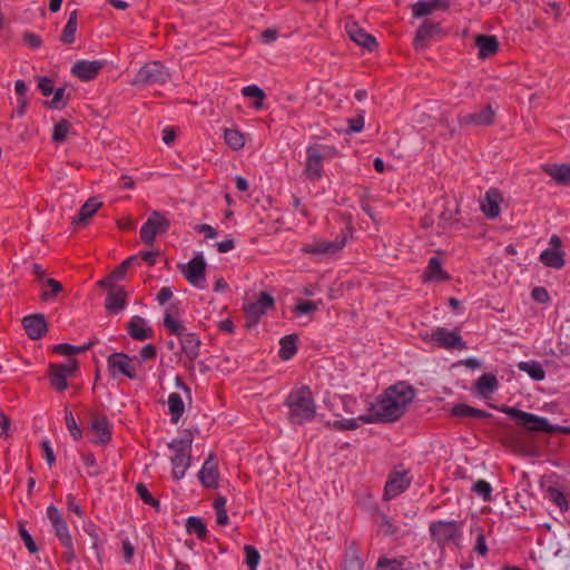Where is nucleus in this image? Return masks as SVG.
Wrapping results in <instances>:
<instances>
[{
  "instance_id": "nucleus-1",
  "label": "nucleus",
  "mask_w": 570,
  "mask_h": 570,
  "mask_svg": "<svg viewBox=\"0 0 570 570\" xmlns=\"http://www.w3.org/2000/svg\"><path fill=\"white\" fill-rule=\"evenodd\" d=\"M415 397V390L406 382H397L384 391L377 402L372 405L374 422H394L406 411Z\"/></svg>"
},
{
  "instance_id": "nucleus-2",
  "label": "nucleus",
  "mask_w": 570,
  "mask_h": 570,
  "mask_svg": "<svg viewBox=\"0 0 570 570\" xmlns=\"http://www.w3.org/2000/svg\"><path fill=\"white\" fill-rule=\"evenodd\" d=\"M285 405L289 409L288 421L292 424L302 425L315 417L316 404L311 389L306 385L292 390Z\"/></svg>"
},
{
  "instance_id": "nucleus-3",
  "label": "nucleus",
  "mask_w": 570,
  "mask_h": 570,
  "mask_svg": "<svg viewBox=\"0 0 570 570\" xmlns=\"http://www.w3.org/2000/svg\"><path fill=\"white\" fill-rule=\"evenodd\" d=\"M174 307L175 305L171 304L166 309L164 325L170 334L179 337L181 352L185 357L193 363L199 356L202 342L196 334L187 332L186 327L178 320L173 317Z\"/></svg>"
},
{
  "instance_id": "nucleus-4",
  "label": "nucleus",
  "mask_w": 570,
  "mask_h": 570,
  "mask_svg": "<svg viewBox=\"0 0 570 570\" xmlns=\"http://www.w3.org/2000/svg\"><path fill=\"white\" fill-rule=\"evenodd\" d=\"M429 532L433 542L440 548L453 544L461 547L463 523L459 521L438 520L430 523Z\"/></svg>"
},
{
  "instance_id": "nucleus-5",
  "label": "nucleus",
  "mask_w": 570,
  "mask_h": 570,
  "mask_svg": "<svg viewBox=\"0 0 570 570\" xmlns=\"http://www.w3.org/2000/svg\"><path fill=\"white\" fill-rule=\"evenodd\" d=\"M499 410L508 414L511 419H513L527 431L544 432L548 434H552V424H550V422L546 417L507 405H503Z\"/></svg>"
},
{
  "instance_id": "nucleus-6",
  "label": "nucleus",
  "mask_w": 570,
  "mask_h": 570,
  "mask_svg": "<svg viewBox=\"0 0 570 570\" xmlns=\"http://www.w3.org/2000/svg\"><path fill=\"white\" fill-rule=\"evenodd\" d=\"M306 154L304 173L309 179L316 180L322 177L323 159L332 157L335 154V149L324 145H313L307 148Z\"/></svg>"
},
{
  "instance_id": "nucleus-7",
  "label": "nucleus",
  "mask_w": 570,
  "mask_h": 570,
  "mask_svg": "<svg viewBox=\"0 0 570 570\" xmlns=\"http://www.w3.org/2000/svg\"><path fill=\"white\" fill-rule=\"evenodd\" d=\"M170 78L169 70L159 61H150L142 66L137 72L132 85L147 86V85H163Z\"/></svg>"
},
{
  "instance_id": "nucleus-8",
  "label": "nucleus",
  "mask_w": 570,
  "mask_h": 570,
  "mask_svg": "<svg viewBox=\"0 0 570 570\" xmlns=\"http://www.w3.org/2000/svg\"><path fill=\"white\" fill-rule=\"evenodd\" d=\"M169 227L170 223L164 214L158 210H153L140 228V238L145 244L153 246L156 236L167 233Z\"/></svg>"
},
{
  "instance_id": "nucleus-9",
  "label": "nucleus",
  "mask_w": 570,
  "mask_h": 570,
  "mask_svg": "<svg viewBox=\"0 0 570 570\" xmlns=\"http://www.w3.org/2000/svg\"><path fill=\"white\" fill-rule=\"evenodd\" d=\"M273 306V296L266 292H259L255 302H249L243 307L246 316V327H254L258 323L259 318L266 313V311Z\"/></svg>"
},
{
  "instance_id": "nucleus-10",
  "label": "nucleus",
  "mask_w": 570,
  "mask_h": 570,
  "mask_svg": "<svg viewBox=\"0 0 570 570\" xmlns=\"http://www.w3.org/2000/svg\"><path fill=\"white\" fill-rule=\"evenodd\" d=\"M412 478L409 475V471L404 469H394L387 478L384 488L383 499L390 501L401 493H403L411 484Z\"/></svg>"
},
{
  "instance_id": "nucleus-11",
  "label": "nucleus",
  "mask_w": 570,
  "mask_h": 570,
  "mask_svg": "<svg viewBox=\"0 0 570 570\" xmlns=\"http://www.w3.org/2000/svg\"><path fill=\"white\" fill-rule=\"evenodd\" d=\"M206 261L202 254L193 257L186 265L180 266L185 278L195 287L204 288L206 281Z\"/></svg>"
},
{
  "instance_id": "nucleus-12",
  "label": "nucleus",
  "mask_w": 570,
  "mask_h": 570,
  "mask_svg": "<svg viewBox=\"0 0 570 570\" xmlns=\"http://www.w3.org/2000/svg\"><path fill=\"white\" fill-rule=\"evenodd\" d=\"M38 288L40 291L39 299L43 303H52L63 291V286L55 278H45V271L38 266Z\"/></svg>"
},
{
  "instance_id": "nucleus-13",
  "label": "nucleus",
  "mask_w": 570,
  "mask_h": 570,
  "mask_svg": "<svg viewBox=\"0 0 570 570\" xmlns=\"http://www.w3.org/2000/svg\"><path fill=\"white\" fill-rule=\"evenodd\" d=\"M347 239V233H343L335 240H317L303 247V252L312 255H331L341 250Z\"/></svg>"
},
{
  "instance_id": "nucleus-14",
  "label": "nucleus",
  "mask_w": 570,
  "mask_h": 570,
  "mask_svg": "<svg viewBox=\"0 0 570 570\" xmlns=\"http://www.w3.org/2000/svg\"><path fill=\"white\" fill-rule=\"evenodd\" d=\"M38 89L46 97L53 94V97L50 101H45V105L52 109H62L67 105V99L65 97V88L55 89L51 79L43 77L38 79Z\"/></svg>"
},
{
  "instance_id": "nucleus-15",
  "label": "nucleus",
  "mask_w": 570,
  "mask_h": 570,
  "mask_svg": "<svg viewBox=\"0 0 570 570\" xmlns=\"http://www.w3.org/2000/svg\"><path fill=\"white\" fill-rule=\"evenodd\" d=\"M495 110L491 105L483 106L479 111L459 117L460 126H491L494 122Z\"/></svg>"
},
{
  "instance_id": "nucleus-16",
  "label": "nucleus",
  "mask_w": 570,
  "mask_h": 570,
  "mask_svg": "<svg viewBox=\"0 0 570 570\" xmlns=\"http://www.w3.org/2000/svg\"><path fill=\"white\" fill-rule=\"evenodd\" d=\"M108 368L112 375L121 373L128 379H136V368L132 365L131 358L121 352L112 353L107 360Z\"/></svg>"
},
{
  "instance_id": "nucleus-17",
  "label": "nucleus",
  "mask_w": 570,
  "mask_h": 570,
  "mask_svg": "<svg viewBox=\"0 0 570 570\" xmlns=\"http://www.w3.org/2000/svg\"><path fill=\"white\" fill-rule=\"evenodd\" d=\"M198 478L200 483L206 488L216 489L218 487L219 472L214 453H210L204 462Z\"/></svg>"
},
{
  "instance_id": "nucleus-18",
  "label": "nucleus",
  "mask_w": 570,
  "mask_h": 570,
  "mask_svg": "<svg viewBox=\"0 0 570 570\" xmlns=\"http://www.w3.org/2000/svg\"><path fill=\"white\" fill-rule=\"evenodd\" d=\"M345 29L352 41H354L358 46H362L368 51H373L377 47L376 39L373 36L368 35L356 22H347Z\"/></svg>"
},
{
  "instance_id": "nucleus-19",
  "label": "nucleus",
  "mask_w": 570,
  "mask_h": 570,
  "mask_svg": "<svg viewBox=\"0 0 570 570\" xmlns=\"http://www.w3.org/2000/svg\"><path fill=\"white\" fill-rule=\"evenodd\" d=\"M432 340H434L439 346L444 348L456 347L459 350H464L466 347L458 332H449L444 327H438L432 333Z\"/></svg>"
},
{
  "instance_id": "nucleus-20",
  "label": "nucleus",
  "mask_w": 570,
  "mask_h": 570,
  "mask_svg": "<svg viewBox=\"0 0 570 570\" xmlns=\"http://www.w3.org/2000/svg\"><path fill=\"white\" fill-rule=\"evenodd\" d=\"M104 67L102 61L80 60L72 66L71 72L82 81L95 79Z\"/></svg>"
},
{
  "instance_id": "nucleus-21",
  "label": "nucleus",
  "mask_w": 570,
  "mask_h": 570,
  "mask_svg": "<svg viewBox=\"0 0 570 570\" xmlns=\"http://www.w3.org/2000/svg\"><path fill=\"white\" fill-rule=\"evenodd\" d=\"M503 198L501 193L495 188H490L485 195L484 198L481 200V210L482 213L491 219L497 218L500 215V204L502 203Z\"/></svg>"
},
{
  "instance_id": "nucleus-22",
  "label": "nucleus",
  "mask_w": 570,
  "mask_h": 570,
  "mask_svg": "<svg viewBox=\"0 0 570 570\" xmlns=\"http://www.w3.org/2000/svg\"><path fill=\"white\" fill-rule=\"evenodd\" d=\"M127 332L136 341H145L153 336V330L141 316H132L127 324Z\"/></svg>"
},
{
  "instance_id": "nucleus-23",
  "label": "nucleus",
  "mask_w": 570,
  "mask_h": 570,
  "mask_svg": "<svg viewBox=\"0 0 570 570\" xmlns=\"http://www.w3.org/2000/svg\"><path fill=\"white\" fill-rule=\"evenodd\" d=\"M423 278L425 282H445L450 279V275L443 269L441 259L433 256L429 261Z\"/></svg>"
},
{
  "instance_id": "nucleus-24",
  "label": "nucleus",
  "mask_w": 570,
  "mask_h": 570,
  "mask_svg": "<svg viewBox=\"0 0 570 570\" xmlns=\"http://www.w3.org/2000/svg\"><path fill=\"white\" fill-rule=\"evenodd\" d=\"M127 293L124 287L111 288L106 297L105 306L109 313L116 314L126 306Z\"/></svg>"
},
{
  "instance_id": "nucleus-25",
  "label": "nucleus",
  "mask_w": 570,
  "mask_h": 570,
  "mask_svg": "<svg viewBox=\"0 0 570 570\" xmlns=\"http://www.w3.org/2000/svg\"><path fill=\"white\" fill-rule=\"evenodd\" d=\"M475 45L479 48V58L487 59L497 53L499 42L494 36L478 35Z\"/></svg>"
},
{
  "instance_id": "nucleus-26",
  "label": "nucleus",
  "mask_w": 570,
  "mask_h": 570,
  "mask_svg": "<svg viewBox=\"0 0 570 570\" xmlns=\"http://www.w3.org/2000/svg\"><path fill=\"white\" fill-rule=\"evenodd\" d=\"M441 33V26L439 22L425 20L417 29L413 45L415 49L423 48V42L430 39L433 35Z\"/></svg>"
},
{
  "instance_id": "nucleus-27",
  "label": "nucleus",
  "mask_w": 570,
  "mask_h": 570,
  "mask_svg": "<svg viewBox=\"0 0 570 570\" xmlns=\"http://www.w3.org/2000/svg\"><path fill=\"white\" fill-rule=\"evenodd\" d=\"M498 385L499 383L494 374L484 373L475 381L474 390L480 396L489 399L498 389Z\"/></svg>"
},
{
  "instance_id": "nucleus-28",
  "label": "nucleus",
  "mask_w": 570,
  "mask_h": 570,
  "mask_svg": "<svg viewBox=\"0 0 570 570\" xmlns=\"http://www.w3.org/2000/svg\"><path fill=\"white\" fill-rule=\"evenodd\" d=\"M102 203L97 197H90L80 208L72 223L76 225H87L88 219L101 207Z\"/></svg>"
},
{
  "instance_id": "nucleus-29",
  "label": "nucleus",
  "mask_w": 570,
  "mask_h": 570,
  "mask_svg": "<svg viewBox=\"0 0 570 570\" xmlns=\"http://www.w3.org/2000/svg\"><path fill=\"white\" fill-rule=\"evenodd\" d=\"M446 0H428L419 1L412 6V13L414 17L420 18L430 14L436 9H446Z\"/></svg>"
},
{
  "instance_id": "nucleus-30",
  "label": "nucleus",
  "mask_w": 570,
  "mask_h": 570,
  "mask_svg": "<svg viewBox=\"0 0 570 570\" xmlns=\"http://www.w3.org/2000/svg\"><path fill=\"white\" fill-rule=\"evenodd\" d=\"M68 376L57 366L51 363L48 367V380L50 386L57 392H63L68 387Z\"/></svg>"
},
{
  "instance_id": "nucleus-31",
  "label": "nucleus",
  "mask_w": 570,
  "mask_h": 570,
  "mask_svg": "<svg viewBox=\"0 0 570 570\" xmlns=\"http://www.w3.org/2000/svg\"><path fill=\"white\" fill-rule=\"evenodd\" d=\"M358 421L363 423H373L374 417L371 415H360L357 417L352 419H342V420H335L333 422H328L327 424L337 431H353L358 428Z\"/></svg>"
},
{
  "instance_id": "nucleus-32",
  "label": "nucleus",
  "mask_w": 570,
  "mask_h": 570,
  "mask_svg": "<svg viewBox=\"0 0 570 570\" xmlns=\"http://www.w3.org/2000/svg\"><path fill=\"white\" fill-rule=\"evenodd\" d=\"M190 453H179L171 458L173 475L175 479L180 480L184 478L187 469L190 466Z\"/></svg>"
},
{
  "instance_id": "nucleus-33",
  "label": "nucleus",
  "mask_w": 570,
  "mask_h": 570,
  "mask_svg": "<svg viewBox=\"0 0 570 570\" xmlns=\"http://www.w3.org/2000/svg\"><path fill=\"white\" fill-rule=\"evenodd\" d=\"M91 429L97 435L96 442L105 444L110 441L111 434L109 430V424L105 416H95L92 419Z\"/></svg>"
},
{
  "instance_id": "nucleus-34",
  "label": "nucleus",
  "mask_w": 570,
  "mask_h": 570,
  "mask_svg": "<svg viewBox=\"0 0 570 570\" xmlns=\"http://www.w3.org/2000/svg\"><path fill=\"white\" fill-rule=\"evenodd\" d=\"M298 336L296 334H289L284 336L279 344V357L284 361L291 360L297 352V342Z\"/></svg>"
},
{
  "instance_id": "nucleus-35",
  "label": "nucleus",
  "mask_w": 570,
  "mask_h": 570,
  "mask_svg": "<svg viewBox=\"0 0 570 570\" xmlns=\"http://www.w3.org/2000/svg\"><path fill=\"white\" fill-rule=\"evenodd\" d=\"M544 171L551 176L559 184H570V166L562 165H551L546 166Z\"/></svg>"
},
{
  "instance_id": "nucleus-36",
  "label": "nucleus",
  "mask_w": 570,
  "mask_h": 570,
  "mask_svg": "<svg viewBox=\"0 0 570 570\" xmlns=\"http://www.w3.org/2000/svg\"><path fill=\"white\" fill-rule=\"evenodd\" d=\"M564 253L562 250L544 249L540 255V261L543 265L552 268H561L564 265Z\"/></svg>"
},
{
  "instance_id": "nucleus-37",
  "label": "nucleus",
  "mask_w": 570,
  "mask_h": 570,
  "mask_svg": "<svg viewBox=\"0 0 570 570\" xmlns=\"http://www.w3.org/2000/svg\"><path fill=\"white\" fill-rule=\"evenodd\" d=\"M28 91V86L23 80H17L14 83V92L17 95V104L18 107L13 112V116H22L26 112V108L28 105V100L26 98V94Z\"/></svg>"
},
{
  "instance_id": "nucleus-38",
  "label": "nucleus",
  "mask_w": 570,
  "mask_h": 570,
  "mask_svg": "<svg viewBox=\"0 0 570 570\" xmlns=\"http://www.w3.org/2000/svg\"><path fill=\"white\" fill-rule=\"evenodd\" d=\"M77 24H78V12H77V10H72L69 13L68 21H67V23L62 30L61 37H60V40L63 43L69 45L75 41V33L77 30Z\"/></svg>"
},
{
  "instance_id": "nucleus-39",
  "label": "nucleus",
  "mask_w": 570,
  "mask_h": 570,
  "mask_svg": "<svg viewBox=\"0 0 570 570\" xmlns=\"http://www.w3.org/2000/svg\"><path fill=\"white\" fill-rule=\"evenodd\" d=\"M168 407H169V412L171 415V422L174 424L178 423V421L180 420V417L183 416L184 411H185V406H184L181 396L177 393L169 394Z\"/></svg>"
},
{
  "instance_id": "nucleus-40",
  "label": "nucleus",
  "mask_w": 570,
  "mask_h": 570,
  "mask_svg": "<svg viewBox=\"0 0 570 570\" xmlns=\"http://www.w3.org/2000/svg\"><path fill=\"white\" fill-rule=\"evenodd\" d=\"M518 368L525 372L534 381H542L546 376L542 365L537 361L520 362Z\"/></svg>"
},
{
  "instance_id": "nucleus-41",
  "label": "nucleus",
  "mask_w": 570,
  "mask_h": 570,
  "mask_svg": "<svg viewBox=\"0 0 570 570\" xmlns=\"http://www.w3.org/2000/svg\"><path fill=\"white\" fill-rule=\"evenodd\" d=\"M186 531L195 533L198 539L205 540L207 537V528L200 518L189 517L186 521Z\"/></svg>"
},
{
  "instance_id": "nucleus-42",
  "label": "nucleus",
  "mask_w": 570,
  "mask_h": 570,
  "mask_svg": "<svg viewBox=\"0 0 570 570\" xmlns=\"http://www.w3.org/2000/svg\"><path fill=\"white\" fill-rule=\"evenodd\" d=\"M224 139L233 150H240L245 145L243 134L236 129H225Z\"/></svg>"
},
{
  "instance_id": "nucleus-43",
  "label": "nucleus",
  "mask_w": 570,
  "mask_h": 570,
  "mask_svg": "<svg viewBox=\"0 0 570 570\" xmlns=\"http://www.w3.org/2000/svg\"><path fill=\"white\" fill-rule=\"evenodd\" d=\"M92 345H94V342H88L87 344H85L82 346H75V345H71L68 343H61V344L55 345L52 347V350L55 353H58L60 355L70 356L73 354L82 353V352L89 350Z\"/></svg>"
},
{
  "instance_id": "nucleus-44",
  "label": "nucleus",
  "mask_w": 570,
  "mask_h": 570,
  "mask_svg": "<svg viewBox=\"0 0 570 570\" xmlns=\"http://www.w3.org/2000/svg\"><path fill=\"white\" fill-rule=\"evenodd\" d=\"M242 94L245 97L248 98H255L254 106L256 109H259L263 107L264 99L266 98V95L262 88H259L256 85L246 86L242 89Z\"/></svg>"
},
{
  "instance_id": "nucleus-45",
  "label": "nucleus",
  "mask_w": 570,
  "mask_h": 570,
  "mask_svg": "<svg viewBox=\"0 0 570 570\" xmlns=\"http://www.w3.org/2000/svg\"><path fill=\"white\" fill-rule=\"evenodd\" d=\"M70 127V122L66 119L58 121L53 128L52 140L57 144L63 142L67 138Z\"/></svg>"
},
{
  "instance_id": "nucleus-46",
  "label": "nucleus",
  "mask_w": 570,
  "mask_h": 570,
  "mask_svg": "<svg viewBox=\"0 0 570 570\" xmlns=\"http://www.w3.org/2000/svg\"><path fill=\"white\" fill-rule=\"evenodd\" d=\"M405 558L387 559L381 558L377 562L376 570H403Z\"/></svg>"
},
{
  "instance_id": "nucleus-47",
  "label": "nucleus",
  "mask_w": 570,
  "mask_h": 570,
  "mask_svg": "<svg viewBox=\"0 0 570 570\" xmlns=\"http://www.w3.org/2000/svg\"><path fill=\"white\" fill-rule=\"evenodd\" d=\"M244 552L246 554V564L250 570H256L261 560L259 552L255 549V547L249 544L244 547Z\"/></svg>"
},
{
  "instance_id": "nucleus-48",
  "label": "nucleus",
  "mask_w": 570,
  "mask_h": 570,
  "mask_svg": "<svg viewBox=\"0 0 570 570\" xmlns=\"http://www.w3.org/2000/svg\"><path fill=\"white\" fill-rule=\"evenodd\" d=\"M472 491L481 497L484 501H489L491 499L492 487L484 480H478L473 484Z\"/></svg>"
},
{
  "instance_id": "nucleus-49",
  "label": "nucleus",
  "mask_w": 570,
  "mask_h": 570,
  "mask_svg": "<svg viewBox=\"0 0 570 570\" xmlns=\"http://www.w3.org/2000/svg\"><path fill=\"white\" fill-rule=\"evenodd\" d=\"M511 446H512V450L518 454L525 455V456H535L537 455V451L534 450L533 446L529 445L528 443L521 442L519 440L511 441Z\"/></svg>"
},
{
  "instance_id": "nucleus-50",
  "label": "nucleus",
  "mask_w": 570,
  "mask_h": 570,
  "mask_svg": "<svg viewBox=\"0 0 570 570\" xmlns=\"http://www.w3.org/2000/svg\"><path fill=\"white\" fill-rule=\"evenodd\" d=\"M136 491L139 498L146 503L155 507L157 510L159 509V501L153 498L151 493L147 489V487L142 483H138L136 485Z\"/></svg>"
},
{
  "instance_id": "nucleus-51",
  "label": "nucleus",
  "mask_w": 570,
  "mask_h": 570,
  "mask_svg": "<svg viewBox=\"0 0 570 570\" xmlns=\"http://www.w3.org/2000/svg\"><path fill=\"white\" fill-rule=\"evenodd\" d=\"M548 493L550 501H552L557 507H559L561 511H566L568 509V502L566 500L564 494L561 491L554 488H549Z\"/></svg>"
},
{
  "instance_id": "nucleus-52",
  "label": "nucleus",
  "mask_w": 570,
  "mask_h": 570,
  "mask_svg": "<svg viewBox=\"0 0 570 570\" xmlns=\"http://www.w3.org/2000/svg\"><path fill=\"white\" fill-rule=\"evenodd\" d=\"M137 262V256H130L118 265L112 272V277L117 281L122 279L126 275L127 269Z\"/></svg>"
},
{
  "instance_id": "nucleus-53",
  "label": "nucleus",
  "mask_w": 570,
  "mask_h": 570,
  "mask_svg": "<svg viewBox=\"0 0 570 570\" xmlns=\"http://www.w3.org/2000/svg\"><path fill=\"white\" fill-rule=\"evenodd\" d=\"M379 525L384 535H395L399 532V528L392 523L386 514L380 515Z\"/></svg>"
},
{
  "instance_id": "nucleus-54",
  "label": "nucleus",
  "mask_w": 570,
  "mask_h": 570,
  "mask_svg": "<svg viewBox=\"0 0 570 570\" xmlns=\"http://www.w3.org/2000/svg\"><path fill=\"white\" fill-rule=\"evenodd\" d=\"M343 570H364L363 561L356 554V552L350 553L344 562Z\"/></svg>"
},
{
  "instance_id": "nucleus-55",
  "label": "nucleus",
  "mask_w": 570,
  "mask_h": 570,
  "mask_svg": "<svg viewBox=\"0 0 570 570\" xmlns=\"http://www.w3.org/2000/svg\"><path fill=\"white\" fill-rule=\"evenodd\" d=\"M58 367L69 377L72 379L79 370V362L76 358H68L62 364H57Z\"/></svg>"
},
{
  "instance_id": "nucleus-56",
  "label": "nucleus",
  "mask_w": 570,
  "mask_h": 570,
  "mask_svg": "<svg viewBox=\"0 0 570 570\" xmlns=\"http://www.w3.org/2000/svg\"><path fill=\"white\" fill-rule=\"evenodd\" d=\"M66 424H67V428L70 432V434L76 439H80L81 438V430L80 428L78 426L72 413L70 411H66Z\"/></svg>"
},
{
  "instance_id": "nucleus-57",
  "label": "nucleus",
  "mask_w": 570,
  "mask_h": 570,
  "mask_svg": "<svg viewBox=\"0 0 570 570\" xmlns=\"http://www.w3.org/2000/svg\"><path fill=\"white\" fill-rule=\"evenodd\" d=\"M22 325L30 340H36V314L23 317Z\"/></svg>"
},
{
  "instance_id": "nucleus-58",
  "label": "nucleus",
  "mask_w": 570,
  "mask_h": 570,
  "mask_svg": "<svg viewBox=\"0 0 570 570\" xmlns=\"http://www.w3.org/2000/svg\"><path fill=\"white\" fill-rule=\"evenodd\" d=\"M19 534H20L21 539L23 540L28 550L31 553H35L36 552V542L21 522L19 523Z\"/></svg>"
},
{
  "instance_id": "nucleus-59",
  "label": "nucleus",
  "mask_w": 570,
  "mask_h": 570,
  "mask_svg": "<svg viewBox=\"0 0 570 570\" xmlns=\"http://www.w3.org/2000/svg\"><path fill=\"white\" fill-rule=\"evenodd\" d=\"M472 412H473V407L468 404H464V403H459V404L454 405L451 410V413L454 416H461V417H472Z\"/></svg>"
},
{
  "instance_id": "nucleus-60",
  "label": "nucleus",
  "mask_w": 570,
  "mask_h": 570,
  "mask_svg": "<svg viewBox=\"0 0 570 570\" xmlns=\"http://www.w3.org/2000/svg\"><path fill=\"white\" fill-rule=\"evenodd\" d=\"M41 450H42L43 458L46 459L48 465L51 468L56 462V455H55L53 449L50 445V442L47 440L42 441Z\"/></svg>"
},
{
  "instance_id": "nucleus-61",
  "label": "nucleus",
  "mask_w": 570,
  "mask_h": 570,
  "mask_svg": "<svg viewBox=\"0 0 570 570\" xmlns=\"http://www.w3.org/2000/svg\"><path fill=\"white\" fill-rule=\"evenodd\" d=\"M53 529H55V533L58 537L60 543L72 540L66 521L58 525H55Z\"/></svg>"
},
{
  "instance_id": "nucleus-62",
  "label": "nucleus",
  "mask_w": 570,
  "mask_h": 570,
  "mask_svg": "<svg viewBox=\"0 0 570 570\" xmlns=\"http://www.w3.org/2000/svg\"><path fill=\"white\" fill-rule=\"evenodd\" d=\"M364 127L363 111L356 117L348 119V132H360Z\"/></svg>"
},
{
  "instance_id": "nucleus-63",
  "label": "nucleus",
  "mask_w": 570,
  "mask_h": 570,
  "mask_svg": "<svg viewBox=\"0 0 570 570\" xmlns=\"http://www.w3.org/2000/svg\"><path fill=\"white\" fill-rule=\"evenodd\" d=\"M316 309H317V306L314 302L305 301V302L297 304L294 308V312H295V314L301 315V314L312 313Z\"/></svg>"
},
{
  "instance_id": "nucleus-64",
  "label": "nucleus",
  "mask_w": 570,
  "mask_h": 570,
  "mask_svg": "<svg viewBox=\"0 0 570 570\" xmlns=\"http://www.w3.org/2000/svg\"><path fill=\"white\" fill-rule=\"evenodd\" d=\"M238 367V362L235 358L225 356L218 364V368L223 372H233Z\"/></svg>"
}]
</instances>
